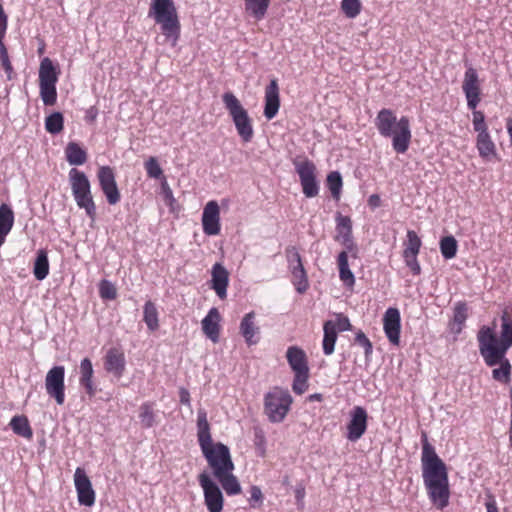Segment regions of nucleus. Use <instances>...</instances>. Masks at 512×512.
<instances>
[{"label": "nucleus", "instance_id": "603ef678", "mask_svg": "<svg viewBox=\"0 0 512 512\" xmlns=\"http://www.w3.org/2000/svg\"><path fill=\"white\" fill-rule=\"evenodd\" d=\"M473 110V128L476 132L478 131H482V130H487L488 127H487V124L485 122V116H484V113L482 111H479V110H476L475 109H472Z\"/></svg>", "mask_w": 512, "mask_h": 512}, {"label": "nucleus", "instance_id": "6ab92c4d", "mask_svg": "<svg viewBox=\"0 0 512 512\" xmlns=\"http://www.w3.org/2000/svg\"><path fill=\"white\" fill-rule=\"evenodd\" d=\"M280 108L279 87L276 79H272L269 85L265 88V107L264 116L271 120L273 119Z\"/></svg>", "mask_w": 512, "mask_h": 512}, {"label": "nucleus", "instance_id": "0eeeda50", "mask_svg": "<svg viewBox=\"0 0 512 512\" xmlns=\"http://www.w3.org/2000/svg\"><path fill=\"white\" fill-rule=\"evenodd\" d=\"M292 402L288 390L274 387L264 396V413L270 422L280 423L288 414Z\"/></svg>", "mask_w": 512, "mask_h": 512}, {"label": "nucleus", "instance_id": "338daca9", "mask_svg": "<svg viewBox=\"0 0 512 512\" xmlns=\"http://www.w3.org/2000/svg\"><path fill=\"white\" fill-rule=\"evenodd\" d=\"M307 400L309 402H314V401L321 402L323 400V395L320 393H314V394L309 395Z\"/></svg>", "mask_w": 512, "mask_h": 512}, {"label": "nucleus", "instance_id": "2f4dec72", "mask_svg": "<svg viewBox=\"0 0 512 512\" xmlns=\"http://www.w3.org/2000/svg\"><path fill=\"white\" fill-rule=\"evenodd\" d=\"M10 427L15 434L26 439H30L33 435L28 419L25 416H14L10 421Z\"/></svg>", "mask_w": 512, "mask_h": 512}, {"label": "nucleus", "instance_id": "f8f14e48", "mask_svg": "<svg viewBox=\"0 0 512 512\" xmlns=\"http://www.w3.org/2000/svg\"><path fill=\"white\" fill-rule=\"evenodd\" d=\"M336 231L335 240L340 242L344 247V251H349L353 258L357 257L358 248L353 240L352 221L350 217L343 216L340 213L336 215Z\"/></svg>", "mask_w": 512, "mask_h": 512}, {"label": "nucleus", "instance_id": "864d4df0", "mask_svg": "<svg viewBox=\"0 0 512 512\" xmlns=\"http://www.w3.org/2000/svg\"><path fill=\"white\" fill-rule=\"evenodd\" d=\"M286 255L291 268L293 266L303 265L301 256L295 247L287 248Z\"/></svg>", "mask_w": 512, "mask_h": 512}, {"label": "nucleus", "instance_id": "a878e982", "mask_svg": "<svg viewBox=\"0 0 512 512\" xmlns=\"http://www.w3.org/2000/svg\"><path fill=\"white\" fill-rule=\"evenodd\" d=\"M58 72L53 62L48 57L44 58L39 67V84H56Z\"/></svg>", "mask_w": 512, "mask_h": 512}, {"label": "nucleus", "instance_id": "f257e3e1", "mask_svg": "<svg viewBox=\"0 0 512 512\" xmlns=\"http://www.w3.org/2000/svg\"><path fill=\"white\" fill-rule=\"evenodd\" d=\"M421 463L423 482L430 501L442 510L448 506L450 498L447 468L428 442L426 434H423Z\"/></svg>", "mask_w": 512, "mask_h": 512}, {"label": "nucleus", "instance_id": "5701e85b", "mask_svg": "<svg viewBox=\"0 0 512 512\" xmlns=\"http://www.w3.org/2000/svg\"><path fill=\"white\" fill-rule=\"evenodd\" d=\"M197 436L202 451L214 446L210 434V425L207 420V414L203 409L198 410Z\"/></svg>", "mask_w": 512, "mask_h": 512}, {"label": "nucleus", "instance_id": "6e6d98bb", "mask_svg": "<svg viewBox=\"0 0 512 512\" xmlns=\"http://www.w3.org/2000/svg\"><path fill=\"white\" fill-rule=\"evenodd\" d=\"M143 320H158V313L155 305L148 301L144 306V319Z\"/></svg>", "mask_w": 512, "mask_h": 512}, {"label": "nucleus", "instance_id": "f704fd0d", "mask_svg": "<svg viewBox=\"0 0 512 512\" xmlns=\"http://www.w3.org/2000/svg\"><path fill=\"white\" fill-rule=\"evenodd\" d=\"M293 283L297 292L304 293L308 288V279L303 265L292 267Z\"/></svg>", "mask_w": 512, "mask_h": 512}, {"label": "nucleus", "instance_id": "7ed1b4c3", "mask_svg": "<svg viewBox=\"0 0 512 512\" xmlns=\"http://www.w3.org/2000/svg\"><path fill=\"white\" fill-rule=\"evenodd\" d=\"M375 126L383 137H392V146L397 153H405L411 141L410 123L407 117L397 120L390 109H382L375 118Z\"/></svg>", "mask_w": 512, "mask_h": 512}, {"label": "nucleus", "instance_id": "052dcab7", "mask_svg": "<svg viewBox=\"0 0 512 512\" xmlns=\"http://www.w3.org/2000/svg\"><path fill=\"white\" fill-rule=\"evenodd\" d=\"M250 494H251L250 501H254V502L262 501V498H263L262 491L258 486H252L251 490H250Z\"/></svg>", "mask_w": 512, "mask_h": 512}, {"label": "nucleus", "instance_id": "72a5a7b5", "mask_svg": "<svg viewBox=\"0 0 512 512\" xmlns=\"http://www.w3.org/2000/svg\"><path fill=\"white\" fill-rule=\"evenodd\" d=\"M497 365L499 367L492 371L493 379L502 383H508L511 377V364L509 360L504 357Z\"/></svg>", "mask_w": 512, "mask_h": 512}, {"label": "nucleus", "instance_id": "4468645a", "mask_svg": "<svg viewBox=\"0 0 512 512\" xmlns=\"http://www.w3.org/2000/svg\"><path fill=\"white\" fill-rule=\"evenodd\" d=\"M97 177L107 202L110 205L117 204L120 201V192L117 187L113 169L109 166H102L98 170Z\"/></svg>", "mask_w": 512, "mask_h": 512}, {"label": "nucleus", "instance_id": "dca6fc26", "mask_svg": "<svg viewBox=\"0 0 512 512\" xmlns=\"http://www.w3.org/2000/svg\"><path fill=\"white\" fill-rule=\"evenodd\" d=\"M350 421L347 425V439L356 442L367 429V412L361 406H355L350 413Z\"/></svg>", "mask_w": 512, "mask_h": 512}, {"label": "nucleus", "instance_id": "a18cd8bd", "mask_svg": "<svg viewBox=\"0 0 512 512\" xmlns=\"http://www.w3.org/2000/svg\"><path fill=\"white\" fill-rule=\"evenodd\" d=\"M355 343L364 349L365 360L370 362L373 354V345L365 333L358 331L355 336Z\"/></svg>", "mask_w": 512, "mask_h": 512}, {"label": "nucleus", "instance_id": "a211bd4d", "mask_svg": "<svg viewBox=\"0 0 512 512\" xmlns=\"http://www.w3.org/2000/svg\"><path fill=\"white\" fill-rule=\"evenodd\" d=\"M350 322H325L324 337L322 342L323 353L327 356L334 353L338 331L350 329Z\"/></svg>", "mask_w": 512, "mask_h": 512}, {"label": "nucleus", "instance_id": "e2e57ef3", "mask_svg": "<svg viewBox=\"0 0 512 512\" xmlns=\"http://www.w3.org/2000/svg\"><path fill=\"white\" fill-rule=\"evenodd\" d=\"M179 397H180V402L184 405H187L188 407L191 406V402H190V393L187 389L185 388H180L179 390Z\"/></svg>", "mask_w": 512, "mask_h": 512}, {"label": "nucleus", "instance_id": "9d476101", "mask_svg": "<svg viewBox=\"0 0 512 512\" xmlns=\"http://www.w3.org/2000/svg\"><path fill=\"white\" fill-rule=\"evenodd\" d=\"M295 169L299 175L303 193L306 197L312 198L318 195L319 186L316 181V167L310 160L294 161Z\"/></svg>", "mask_w": 512, "mask_h": 512}, {"label": "nucleus", "instance_id": "aec40b11", "mask_svg": "<svg viewBox=\"0 0 512 512\" xmlns=\"http://www.w3.org/2000/svg\"><path fill=\"white\" fill-rule=\"evenodd\" d=\"M211 276V288L220 299H224L227 295L229 272L221 263H215L212 267Z\"/></svg>", "mask_w": 512, "mask_h": 512}, {"label": "nucleus", "instance_id": "39448f33", "mask_svg": "<svg viewBox=\"0 0 512 512\" xmlns=\"http://www.w3.org/2000/svg\"><path fill=\"white\" fill-rule=\"evenodd\" d=\"M222 101L232 118L239 137L245 143L250 142L254 136V129L252 119L247 110L232 92L224 93L222 95Z\"/></svg>", "mask_w": 512, "mask_h": 512}, {"label": "nucleus", "instance_id": "f03ea898", "mask_svg": "<svg viewBox=\"0 0 512 512\" xmlns=\"http://www.w3.org/2000/svg\"><path fill=\"white\" fill-rule=\"evenodd\" d=\"M478 348L485 364L496 366L512 347V322H501L500 328L493 322V326H482L477 334Z\"/></svg>", "mask_w": 512, "mask_h": 512}, {"label": "nucleus", "instance_id": "473e14b6", "mask_svg": "<svg viewBox=\"0 0 512 512\" xmlns=\"http://www.w3.org/2000/svg\"><path fill=\"white\" fill-rule=\"evenodd\" d=\"M33 273L35 278L40 281L45 279L49 273L48 256L44 250H39L37 253Z\"/></svg>", "mask_w": 512, "mask_h": 512}, {"label": "nucleus", "instance_id": "69168bd1", "mask_svg": "<svg viewBox=\"0 0 512 512\" xmlns=\"http://www.w3.org/2000/svg\"><path fill=\"white\" fill-rule=\"evenodd\" d=\"M368 203L370 206L372 207H377L379 206V203H380V198L378 195L376 194H373L369 197V200H368Z\"/></svg>", "mask_w": 512, "mask_h": 512}, {"label": "nucleus", "instance_id": "774afa93", "mask_svg": "<svg viewBox=\"0 0 512 512\" xmlns=\"http://www.w3.org/2000/svg\"><path fill=\"white\" fill-rule=\"evenodd\" d=\"M511 419H510V427H509V442L512 448V392H511Z\"/></svg>", "mask_w": 512, "mask_h": 512}, {"label": "nucleus", "instance_id": "c756f323", "mask_svg": "<svg viewBox=\"0 0 512 512\" xmlns=\"http://www.w3.org/2000/svg\"><path fill=\"white\" fill-rule=\"evenodd\" d=\"M233 470L217 476L216 479L220 482L221 486L228 495H237L241 492V486L237 478L232 474Z\"/></svg>", "mask_w": 512, "mask_h": 512}, {"label": "nucleus", "instance_id": "393cba45", "mask_svg": "<svg viewBox=\"0 0 512 512\" xmlns=\"http://www.w3.org/2000/svg\"><path fill=\"white\" fill-rule=\"evenodd\" d=\"M476 147L482 158H489L496 155V146L487 130L477 132Z\"/></svg>", "mask_w": 512, "mask_h": 512}, {"label": "nucleus", "instance_id": "680f3d73", "mask_svg": "<svg viewBox=\"0 0 512 512\" xmlns=\"http://www.w3.org/2000/svg\"><path fill=\"white\" fill-rule=\"evenodd\" d=\"M98 116V109L96 106H91L86 110L85 120L88 122H94Z\"/></svg>", "mask_w": 512, "mask_h": 512}, {"label": "nucleus", "instance_id": "37998d69", "mask_svg": "<svg viewBox=\"0 0 512 512\" xmlns=\"http://www.w3.org/2000/svg\"><path fill=\"white\" fill-rule=\"evenodd\" d=\"M421 239L413 230L407 232V242L403 254H418L421 248Z\"/></svg>", "mask_w": 512, "mask_h": 512}, {"label": "nucleus", "instance_id": "bf43d9fd", "mask_svg": "<svg viewBox=\"0 0 512 512\" xmlns=\"http://www.w3.org/2000/svg\"><path fill=\"white\" fill-rule=\"evenodd\" d=\"M385 321H397L400 320V312L397 308L390 307L385 312L383 319Z\"/></svg>", "mask_w": 512, "mask_h": 512}, {"label": "nucleus", "instance_id": "49530a36", "mask_svg": "<svg viewBox=\"0 0 512 512\" xmlns=\"http://www.w3.org/2000/svg\"><path fill=\"white\" fill-rule=\"evenodd\" d=\"M144 167H145L148 177L153 178V179H160L161 177H163V170L160 167L156 157H153V156L149 157L145 161Z\"/></svg>", "mask_w": 512, "mask_h": 512}, {"label": "nucleus", "instance_id": "c9c22d12", "mask_svg": "<svg viewBox=\"0 0 512 512\" xmlns=\"http://www.w3.org/2000/svg\"><path fill=\"white\" fill-rule=\"evenodd\" d=\"M155 413L152 403H143L139 410V419L143 427L150 428L155 425Z\"/></svg>", "mask_w": 512, "mask_h": 512}, {"label": "nucleus", "instance_id": "f3484780", "mask_svg": "<svg viewBox=\"0 0 512 512\" xmlns=\"http://www.w3.org/2000/svg\"><path fill=\"white\" fill-rule=\"evenodd\" d=\"M202 226L206 235H217L220 232V209L216 201H209L202 213Z\"/></svg>", "mask_w": 512, "mask_h": 512}, {"label": "nucleus", "instance_id": "bb28decb", "mask_svg": "<svg viewBox=\"0 0 512 512\" xmlns=\"http://www.w3.org/2000/svg\"><path fill=\"white\" fill-rule=\"evenodd\" d=\"M349 251H341L337 257V265L339 269V278L347 286L351 287L355 283L353 272L349 268L348 254Z\"/></svg>", "mask_w": 512, "mask_h": 512}, {"label": "nucleus", "instance_id": "13d9d810", "mask_svg": "<svg viewBox=\"0 0 512 512\" xmlns=\"http://www.w3.org/2000/svg\"><path fill=\"white\" fill-rule=\"evenodd\" d=\"M161 188L163 191L164 200H165L166 204H168L169 206L172 207L173 203L175 202V199L173 197V192L165 179L161 184Z\"/></svg>", "mask_w": 512, "mask_h": 512}, {"label": "nucleus", "instance_id": "5fc2aeb1", "mask_svg": "<svg viewBox=\"0 0 512 512\" xmlns=\"http://www.w3.org/2000/svg\"><path fill=\"white\" fill-rule=\"evenodd\" d=\"M418 254H403L406 265L411 269L414 274H419L421 271L420 264L417 260Z\"/></svg>", "mask_w": 512, "mask_h": 512}, {"label": "nucleus", "instance_id": "09e8293b", "mask_svg": "<svg viewBox=\"0 0 512 512\" xmlns=\"http://www.w3.org/2000/svg\"><path fill=\"white\" fill-rule=\"evenodd\" d=\"M204 334L214 343L219 340L220 326L219 322H202Z\"/></svg>", "mask_w": 512, "mask_h": 512}, {"label": "nucleus", "instance_id": "412c9836", "mask_svg": "<svg viewBox=\"0 0 512 512\" xmlns=\"http://www.w3.org/2000/svg\"><path fill=\"white\" fill-rule=\"evenodd\" d=\"M287 362L294 374L309 373L306 353L299 347L291 346L286 351Z\"/></svg>", "mask_w": 512, "mask_h": 512}, {"label": "nucleus", "instance_id": "9b49d317", "mask_svg": "<svg viewBox=\"0 0 512 512\" xmlns=\"http://www.w3.org/2000/svg\"><path fill=\"white\" fill-rule=\"evenodd\" d=\"M65 368L54 366L46 374L45 389L47 394L54 398L58 405L65 402Z\"/></svg>", "mask_w": 512, "mask_h": 512}, {"label": "nucleus", "instance_id": "1a4fd4ad", "mask_svg": "<svg viewBox=\"0 0 512 512\" xmlns=\"http://www.w3.org/2000/svg\"><path fill=\"white\" fill-rule=\"evenodd\" d=\"M198 481L203 489L204 502L209 512H221L224 498L218 485L211 479L207 472L198 476Z\"/></svg>", "mask_w": 512, "mask_h": 512}, {"label": "nucleus", "instance_id": "8fccbe9b", "mask_svg": "<svg viewBox=\"0 0 512 512\" xmlns=\"http://www.w3.org/2000/svg\"><path fill=\"white\" fill-rule=\"evenodd\" d=\"M100 296L103 299L113 300L116 298L117 292L115 286L109 281H102L99 288Z\"/></svg>", "mask_w": 512, "mask_h": 512}, {"label": "nucleus", "instance_id": "0e129e2a", "mask_svg": "<svg viewBox=\"0 0 512 512\" xmlns=\"http://www.w3.org/2000/svg\"><path fill=\"white\" fill-rule=\"evenodd\" d=\"M220 314L216 308H211L202 320H219Z\"/></svg>", "mask_w": 512, "mask_h": 512}, {"label": "nucleus", "instance_id": "c03bdc74", "mask_svg": "<svg viewBox=\"0 0 512 512\" xmlns=\"http://www.w3.org/2000/svg\"><path fill=\"white\" fill-rule=\"evenodd\" d=\"M341 9L346 17L353 19L361 12V2L359 0H342Z\"/></svg>", "mask_w": 512, "mask_h": 512}, {"label": "nucleus", "instance_id": "de8ad7c7", "mask_svg": "<svg viewBox=\"0 0 512 512\" xmlns=\"http://www.w3.org/2000/svg\"><path fill=\"white\" fill-rule=\"evenodd\" d=\"M308 378H309V373L294 374V380H293V384H292V389H293L294 393L301 395L307 390Z\"/></svg>", "mask_w": 512, "mask_h": 512}, {"label": "nucleus", "instance_id": "ea45409f", "mask_svg": "<svg viewBox=\"0 0 512 512\" xmlns=\"http://www.w3.org/2000/svg\"><path fill=\"white\" fill-rule=\"evenodd\" d=\"M63 115L60 112L50 114L45 120V128L51 134H58L63 130Z\"/></svg>", "mask_w": 512, "mask_h": 512}, {"label": "nucleus", "instance_id": "4c0bfd02", "mask_svg": "<svg viewBox=\"0 0 512 512\" xmlns=\"http://www.w3.org/2000/svg\"><path fill=\"white\" fill-rule=\"evenodd\" d=\"M458 244L453 236H445L440 240V251L445 259H452L456 256Z\"/></svg>", "mask_w": 512, "mask_h": 512}, {"label": "nucleus", "instance_id": "2eb2a0df", "mask_svg": "<svg viewBox=\"0 0 512 512\" xmlns=\"http://www.w3.org/2000/svg\"><path fill=\"white\" fill-rule=\"evenodd\" d=\"M463 92L467 99L469 109H475L480 103V82L476 69L469 67L464 75L462 84Z\"/></svg>", "mask_w": 512, "mask_h": 512}, {"label": "nucleus", "instance_id": "cd10ccee", "mask_svg": "<svg viewBox=\"0 0 512 512\" xmlns=\"http://www.w3.org/2000/svg\"><path fill=\"white\" fill-rule=\"evenodd\" d=\"M80 384L86 389L87 393L92 396L95 394L93 386V366L88 358H84L80 363Z\"/></svg>", "mask_w": 512, "mask_h": 512}, {"label": "nucleus", "instance_id": "20e7f679", "mask_svg": "<svg viewBox=\"0 0 512 512\" xmlns=\"http://www.w3.org/2000/svg\"><path fill=\"white\" fill-rule=\"evenodd\" d=\"M149 16L160 25L162 34L171 46H176L180 37V22L172 0H152Z\"/></svg>", "mask_w": 512, "mask_h": 512}, {"label": "nucleus", "instance_id": "4d7b16f0", "mask_svg": "<svg viewBox=\"0 0 512 512\" xmlns=\"http://www.w3.org/2000/svg\"><path fill=\"white\" fill-rule=\"evenodd\" d=\"M467 310H468V308L465 303H458L454 309V319L453 320H466V318L468 317Z\"/></svg>", "mask_w": 512, "mask_h": 512}, {"label": "nucleus", "instance_id": "3c124183", "mask_svg": "<svg viewBox=\"0 0 512 512\" xmlns=\"http://www.w3.org/2000/svg\"><path fill=\"white\" fill-rule=\"evenodd\" d=\"M0 61H1L2 67L4 68L5 72L8 74V77L10 78V75L13 71V67L9 60L8 52L3 43V39H0Z\"/></svg>", "mask_w": 512, "mask_h": 512}, {"label": "nucleus", "instance_id": "4be33fe9", "mask_svg": "<svg viewBox=\"0 0 512 512\" xmlns=\"http://www.w3.org/2000/svg\"><path fill=\"white\" fill-rule=\"evenodd\" d=\"M125 356L123 351L118 348H111L107 351L104 360V367L107 372L120 378L125 370Z\"/></svg>", "mask_w": 512, "mask_h": 512}, {"label": "nucleus", "instance_id": "6e6552de", "mask_svg": "<svg viewBox=\"0 0 512 512\" xmlns=\"http://www.w3.org/2000/svg\"><path fill=\"white\" fill-rule=\"evenodd\" d=\"M202 453L211 467L215 478L229 470H234L230 451L226 445L217 443L213 447L202 451Z\"/></svg>", "mask_w": 512, "mask_h": 512}, {"label": "nucleus", "instance_id": "58836bf2", "mask_svg": "<svg viewBox=\"0 0 512 512\" xmlns=\"http://www.w3.org/2000/svg\"><path fill=\"white\" fill-rule=\"evenodd\" d=\"M342 177L338 171H332L327 176V186L335 200H339L342 189Z\"/></svg>", "mask_w": 512, "mask_h": 512}, {"label": "nucleus", "instance_id": "b1692460", "mask_svg": "<svg viewBox=\"0 0 512 512\" xmlns=\"http://www.w3.org/2000/svg\"><path fill=\"white\" fill-rule=\"evenodd\" d=\"M14 225V212L12 208L2 203L0 205V247L4 244L6 236L10 233Z\"/></svg>", "mask_w": 512, "mask_h": 512}, {"label": "nucleus", "instance_id": "c85d7f7f", "mask_svg": "<svg viewBox=\"0 0 512 512\" xmlns=\"http://www.w3.org/2000/svg\"><path fill=\"white\" fill-rule=\"evenodd\" d=\"M66 160L70 165H83L87 161V153L79 144L69 142L65 148Z\"/></svg>", "mask_w": 512, "mask_h": 512}, {"label": "nucleus", "instance_id": "ddd939ff", "mask_svg": "<svg viewBox=\"0 0 512 512\" xmlns=\"http://www.w3.org/2000/svg\"><path fill=\"white\" fill-rule=\"evenodd\" d=\"M74 485L79 504L87 507L93 506L96 498L95 491L85 470L81 467L75 470Z\"/></svg>", "mask_w": 512, "mask_h": 512}, {"label": "nucleus", "instance_id": "7c9ffc66", "mask_svg": "<svg viewBox=\"0 0 512 512\" xmlns=\"http://www.w3.org/2000/svg\"><path fill=\"white\" fill-rule=\"evenodd\" d=\"M246 12L257 20L262 19L269 7L270 0H244Z\"/></svg>", "mask_w": 512, "mask_h": 512}, {"label": "nucleus", "instance_id": "79ce46f5", "mask_svg": "<svg viewBox=\"0 0 512 512\" xmlns=\"http://www.w3.org/2000/svg\"><path fill=\"white\" fill-rule=\"evenodd\" d=\"M40 96L45 105H54L57 100L56 84H39Z\"/></svg>", "mask_w": 512, "mask_h": 512}, {"label": "nucleus", "instance_id": "423d86ee", "mask_svg": "<svg viewBox=\"0 0 512 512\" xmlns=\"http://www.w3.org/2000/svg\"><path fill=\"white\" fill-rule=\"evenodd\" d=\"M69 183L75 202L79 208L86 211V214L94 219L96 207L91 193V185L88 177L82 171L72 168L68 174Z\"/></svg>", "mask_w": 512, "mask_h": 512}, {"label": "nucleus", "instance_id": "a19ab883", "mask_svg": "<svg viewBox=\"0 0 512 512\" xmlns=\"http://www.w3.org/2000/svg\"><path fill=\"white\" fill-rule=\"evenodd\" d=\"M384 332L392 345L399 346L401 322H383Z\"/></svg>", "mask_w": 512, "mask_h": 512}, {"label": "nucleus", "instance_id": "e433bc0d", "mask_svg": "<svg viewBox=\"0 0 512 512\" xmlns=\"http://www.w3.org/2000/svg\"><path fill=\"white\" fill-rule=\"evenodd\" d=\"M240 331L248 345H254L259 341V328L254 322H241Z\"/></svg>", "mask_w": 512, "mask_h": 512}]
</instances>
